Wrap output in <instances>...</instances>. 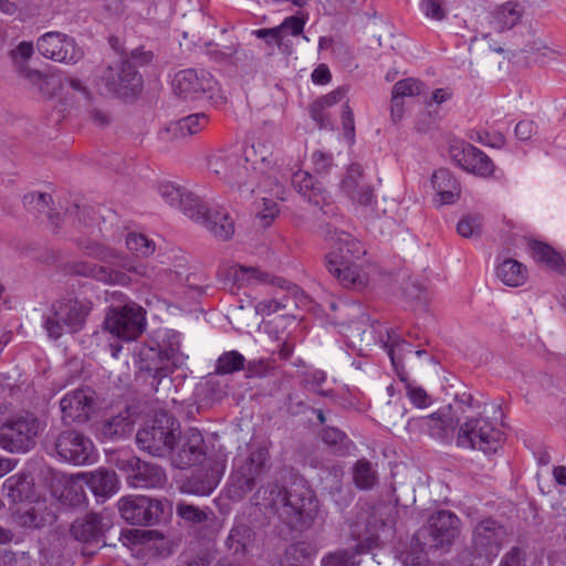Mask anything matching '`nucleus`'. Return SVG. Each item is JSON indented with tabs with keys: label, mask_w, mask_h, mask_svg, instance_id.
Wrapping results in <instances>:
<instances>
[{
	"label": "nucleus",
	"mask_w": 566,
	"mask_h": 566,
	"mask_svg": "<svg viewBox=\"0 0 566 566\" xmlns=\"http://www.w3.org/2000/svg\"><path fill=\"white\" fill-rule=\"evenodd\" d=\"M105 328L123 340H134L146 327V312L136 303L112 307L104 321Z\"/></svg>",
	"instance_id": "9b49d317"
},
{
	"label": "nucleus",
	"mask_w": 566,
	"mask_h": 566,
	"mask_svg": "<svg viewBox=\"0 0 566 566\" xmlns=\"http://www.w3.org/2000/svg\"><path fill=\"white\" fill-rule=\"evenodd\" d=\"M305 21L296 15L287 17L281 24L283 33L290 32L292 35H300L303 32Z\"/></svg>",
	"instance_id": "774afa93"
},
{
	"label": "nucleus",
	"mask_w": 566,
	"mask_h": 566,
	"mask_svg": "<svg viewBox=\"0 0 566 566\" xmlns=\"http://www.w3.org/2000/svg\"><path fill=\"white\" fill-rule=\"evenodd\" d=\"M356 554V547L331 553L322 559V566H358L354 560Z\"/></svg>",
	"instance_id": "6e6d98bb"
},
{
	"label": "nucleus",
	"mask_w": 566,
	"mask_h": 566,
	"mask_svg": "<svg viewBox=\"0 0 566 566\" xmlns=\"http://www.w3.org/2000/svg\"><path fill=\"white\" fill-rule=\"evenodd\" d=\"M234 273L237 276L239 273L247 274L248 280H254L255 282L262 284H270L282 290L294 291L295 293L298 292L296 285H291L285 279L272 275L271 273L262 271L259 268L239 265Z\"/></svg>",
	"instance_id": "79ce46f5"
},
{
	"label": "nucleus",
	"mask_w": 566,
	"mask_h": 566,
	"mask_svg": "<svg viewBox=\"0 0 566 566\" xmlns=\"http://www.w3.org/2000/svg\"><path fill=\"white\" fill-rule=\"evenodd\" d=\"M427 285L418 280L409 277L402 286V294L410 300L421 301L426 298Z\"/></svg>",
	"instance_id": "bf43d9fd"
},
{
	"label": "nucleus",
	"mask_w": 566,
	"mask_h": 566,
	"mask_svg": "<svg viewBox=\"0 0 566 566\" xmlns=\"http://www.w3.org/2000/svg\"><path fill=\"white\" fill-rule=\"evenodd\" d=\"M507 530L501 522L492 517L483 518L472 530V554L490 564L507 542Z\"/></svg>",
	"instance_id": "9d476101"
},
{
	"label": "nucleus",
	"mask_w": 566,
	"mask_h": 566,
	"mask_svg": "<svg viewBox=\"0 0 566 566\" xmlns=\"http://www.w3.org/2000/svg\"><path fill=\"white\" fill-rule=\"evenodd\" d=\"M269 450L263 446H252L248 454H238L233 461L229 494L241 500L250 493L268 470Z\"/></svg>",
	"instance_id": "20e7f679"
},
{
	"label": "nucleus",
	"mask_w": 566,
	"mask_h": 566,
	"mask_svg": "<svg viewBox=\"0 0 566 566\" xmlns=\"http://www.w3.org/2000/svg\"><path fill=\"white\" fill-rule=\"evenodd\" d=\"M179 423L166 411L148 419L136 433L137 447L150 455L166 457L174 450Z\"/></svg>",
	"instance_id": "7ed1b4c3"
},
{
	"label": "nucleus",
	"mask_w": 566,
	"mask_h": 566,
	"mask_svg": "<svg viewBox=\"0 0 566 566\" xmlns=\"http://www.w3.org/2000/svg\"><path fill=\"white\" fill-rule=\"evenodd\" d=\"M76 272L81 275H90L95 277L98 281L108 282L112 281V273L109 270L104 266L83 263Z\"/></svg>",
	"instance_id": "052dcab7"
},
{
	"label": "nucleus",
	"mask_w": 566,
	"mask_h": 566,
	"mask_svg": "<svg viewBox=\"0 0 566 566\" xmlns=\"http://www.w3.org/2000/svg\"><path fill=\"white\" fill-rule=\"evenodd\" d=\"M532 258L539 265L560 275H566V256L558 250H533Z\"/></svg>",
	"instance_id": "a18cd8bd"
},
{
	"label": "nucleus",
	"mask_w": 566,
	"mask_h": 566,
	"mask_svg": "<svg viewBox=\"0 0 566 566\" xmlns=\"http://www.w3.org/2000/svg\"><path fill=\"white\" fill-rule=\"evenodd\" d=\"M266 153L261 145L259 149L254 145L218 149L208 157V169L223 186L243 198H251L260 189L284 200V187L270 176L275 161L272 154Z\"/></svg>",
	"instance_id": "f257e3e1"
},
{
	"label": "nucleus",
	"mask_w": 566,
	"mask_h": 566,
	"mask_svg": "<svg viewBox=\"0 0 566 566\" xmlns=\"http://www.w3.org/2000/svg\"><path fill=\"white\" fill-rule=\"evenodd\" d=\"M33 53L34 46L32 42L27 41L20 42L17 48L10 52V57L18 74L29 69L27 62L31 59Z\"/></svg>",
	"instance_id": "3c124183"
},
{
	"label": "nucleus",
	"mask_w": 566,
	"mask_h": 566,
	"mask_svg": "<svg viewBox=\"0 0 566 566\" xmlns=\"http://www.w3.org/2000/svg\"><path fill=\"white\" fill-rule=\"evenodd\" d=\"M109 527L108 522L96 514H87L83 518L74 521L71 526V534L76 541L84 543H97L102 539L104 532Z\"/></svg>",
	"instance_id": "7c9ffc66"
},
{
	"label": "nucleus",
	"mask_w": 566,
	"mask_h": 566,
	"mask_svg": "<svg viewBox=\"0 0 566 566\" xmlns=\"http://www.w3.org/2000/svg\"><path fill=\"white\" fill-rule=\"evenodd\" d=\"M91 311L88 302L70 298L52 304L50 312L44 316V328L50 338L57 339L64 333H75L84 327Z\"/></svg>",
	"instance_id": "0eeeda50"
},
{
	"label": "nucleus",
	"mask_w": 566,
	"mask_h": 566,
	"mask_svg": "<svg viewBox=\"0 0 566 566\" xmlns=\"http://www.w3.org/2000/svg\"><path fill=\"white\" fill-rule=\"evenodd\" d=\"M328 272L345 287L366 284V250H331L325 255Z\"/></svg>",
	"instance_id": "6e6552de"
},
{
	"label": "nucleus",
	"mask_w": 566,
	"mask_h": 566,
	"mask_svg": "<svg viewBox=\"0 0 566 566\" xmlns=\"http://www.w3.org/2000/svg\"><path fill=\"white\" fill-rule=\"evenodd\" d=\"M500 566H526L525 553L518 547H512L503 556Z\"/></svg>",
	"instance_id": "0e129e2a"
},
{
	"label": "nucleus",
	"mask_w": 566,
	"mask_h": 566,
	"mask_svg": "<svg viewBox=\"0 0 566 566\" xmlns=\"http://www.w3.org/2000/svg\"><path fill=\"white\" fill-rule=\"evenodd\" d=\"M431 184L440 198L441 205L453 203L460 197V185L448 169L440 168L436 170Z\"/></svg>",
	"instance_id": "72a5a7b5"
},
{
	"label": "nucleus",
	"mask_w": 566,
	"mask_h": 566,
	"mask_svg": "<svg viewBox=\"0 0 566 566\" xmlns=\"http://www.w3.org/2000/svg\"><path fill=\"white\" fill-rule=\"evenodd\" d=\"M261 502L256 504L270 510L291 530L303 531L311 527L318 513V501L305 486L290 491L271 484L256 493Z\"/></svg>",
	"instance_id": "f03ea898"
},
{
	"label": "nucleus",
	"mask_w": 566,
	"mask_h": 566,
	"mask_svg": "<svg viewBox=\"0 0 566 566\" xmlns=\"http://www.w3.org/2000/svg\"><path fill=\"white\" fill-rule=\"evenodd\" d=\"M158 192L166 203L170 205L171 207L179 208L185 216L188 201L201 200L200 198L186 191L185 188H181L169 181L161 182L158 186Z\"/></svg>",
	"instance_id": "ea45409f"
},
{
	"label": "nucleus",
	"mask_w": 566,
	"mask_h": 566,
	"mask_svg": "<svg viewBox=\"0 0 566 566\" xmlns=\"http://www.w3.org/2000/svg\"><path fill=\"white\" fill-rule=\"evenodd\" d=\"M293 188L310 203L321 207L324 213H328V210H324V207L329 208L328 195L323 188L322 184L314 179V177L304 170H298L292 176Z\"/></svg>",
	"instance_id": "c85d7f7f"
},
{
	"label": "nucleus",
	"mask_w": 566,
	"mask_h": 566,
	"mask_svg": "<svg viewBox=\"0 0 566 566\" xmlns=\"http://www.w3.org/2000/svg\"><path fill=\"white\" fill-rule=\"evenodd\" d=\"M120 516L133 525L157 524L164 514L161 501L147 496H124L118 501Z\"/></svg>",
	"instance_id": "2eb2a0df"
},
{
	"label": "nucleus",
	"mask_w": 566,
	"mask_h": 566,
	"mask_svg": "<svg viewBox=\"0 0 566 566\" xmlns=\"http://www.w3.org/2000/svg\"><path fill=\"white\" fill-rule=\"evenodd\" d=\"M80 476L84 478L85 485L102 501L111 497L119 489L117 474L108 469L99 468L93 472L80 473Z\"/></svg>",
	"instance_id": "c756f323"
},
{
	"label": "nucleus",
	"mask_w": 566,
	"mask_h": 566,
	"mask_svg": "<svg viewBox=\"0 0 566 566\" xmlns=\"http://www.w3.org/2000/svg\"><path fill=\"white\" fill-rule=\"evenodd\" d=\"M54 449L60 459L77 465L88 464L95 460L93 442L75 430L62 431L54 442Z\"/></svg>",
	"instance_id": "f3484780"
},
{
	"label": "nucleus",
	"mask_w": 566,
	"mask_h": 566,
	"mask_svg": "<svg viewBox=\"0 0 566 566\" xmlns=\"http://www.w3.org/2000/svg\"><path fill=\"white\" fill-rule=\"evenodd\" d=\"M205 441L198 429H189L181 444L172 453L171 463L178 469H186L200 463L205 458Z\"/></svg>",
	"instance_id": "b1692460"
},
{
	"label": "nucleus",
	"mask_w": 566,
	"mask_h": 566,
	"mask_svg": "<svg viewBox=\"0 0 566 566\" xmlns=\"http://www.w3.org/2000/svg\"><path fill=\"white\" fill-rule=\"evenodd\" d=\"M420 9L427 18L441 21L446 18V11L440 0H421Z\"/></svg>",
	"instance_id": "680f3d73"
},
{
	"label": "nucleus",
	"mask_w": 566,
	"mask_h": 566,
	"mask_svg": "<svg viewBox=\"0 0 566 566\" xmlns=\"http://www.w3.org/2000/svg\"><path fill=\"white\" fill-rule=\"evenodd\" d=\"M342 191L355 205L370 206L375 200V191L367 181L361 165H349L342 181Z\"/></svg>",
	"instance_id": "4be33fe9"
},
{
	"label": "nucleus",
	"mask_w": 566,
	"mask_h": 566,
	"mask_svg": "<svg viewBox=\"0 0 566 566\" xmlns=\"http://www.w3.org/2000/svg\"><path fill=\"white\" fill-rule=\"evenodd\" d=\"M216 87L217 82L205 71L186 69L176 73L172 78V90L182 99H211Z\"/></svg>",
	"instance_id": "dca6fc26"
},
{
	"label": "nucleus",
	"mask_w": 566,
	"mask_h": 566,
	"mask_svg": "<svg viewBox=\"0 0 566 566\" xmlns=\"http://www.w3.org/2000/svg\"><path fill=\"white\" fill-rule=\"evenodd\" d=\"M323 442L335 453H344L346 450V436L343 431L334 427L324 428L321 432Z\"/></svg>",
	"instance_id": "603ef678"
},
{
	"label": "nucleus",
	"mask_w": 566,
	"mask_h": 566,
	"mask_svg": "<svg viewBox=\"0 0 566 566\" xmlns=\"http://www.w3.org/2000/svg\"><path fill=\"white\" fill-rule=\"evenodd\" d=\"M353 480L358 489L370 490L377 483L378 476L373 464L366 459H360L354 465Z\"/></svg>",
	"instance_id": "49530a36"
},
{
	"label": "nucleus",
	"mask_w": 566,
	"mask_h": 566,
	"mask_svg": "<svg viewBox=\"0 0 566 566\" xmlns=\"http://www.w3.org/2000/svg\"><path fill=\"white\" fill-rule=\"evenodd\" d=\"M245 358L237 350L223 353L216 363L214 373L217 375H229L244 369Z\"/></svg>",
	"instance_id": "de8ad7c7"
},
{
	"label": "nucleus",
	"mask_w": 566,
	"mask_h": 566,
	"mask_svg": "<svg viewBox=\"0 0 566 566\" xmlns=\"http://www.w3.org/2000/svg\"><path fill=\"white\" fill-rule=\"evenodd\" d=\"M424 85L415 80L406 78L398 81L392 88V96L402 99L406 96H417L423 92Z\"/></svg>",
	"instance_id": "864d4df0"
},
{
	"label": "nucleus",
	"mask_w": 566,
	"mask_h": 566,
	"mask_svg": "<svg viewBox=\"0 0 566 566\" xmlns=\"http://www.w3.org/2000/svg\"><path fill=\"white\" fill-rule=\"evenodd\" d=\"M388 347V355L390 357L391 364L396 369V373L400 380L405 382L406 394L411 403L417 408H427L431 405L432 399L427 394V391L419 386L408 381L407 374L402 368L401 358L399 353L406 347L408 352H411V345L406 340L400 339V337L395 333L388 334V340L386 343Z\"/></svg>",
	"instance_id": "6ab92c4d"
},
{
	"label": "nucleus",
	"mask_w": 566,
	"mask_h": 566,
	"mask_svg": "<svg viewBox=\"0 0 566 566\" xmlns=\"http://www.w3.org/2000/svg\"><path fill=\"white\" fill-rule=\"evenodd\" d=\"M19 76L24 81V85L28 90L43 98L52 97L61 86V82L57 77L31 67L23 70L19 73Z\"/></svg>",
	"instance_id": "2f4dec72"
},
{
	"label": "nucleus",
	"mask_w": 566,
	"mask_h": 566,
	"mask_svg": "<svg viewBox=\"0 0 566 566\" xmlns=\"http://www.w3.org/2000/svg\"><path fill=\"white\" fill-rule=\"evenodd\" d=\"M128 467L133 471L129 483L134 488L157 489L163 488L167 482L165 471L157 464L132 458L128 460Z\"/></svg>",
	"instance_id": "bb28decb"
},
{
	"label": "nucleus",
	"mask_w": 566,
	"mask_h": 566,
	"mask_svg": "<svg viewBox=\"0 0 566 566\" xmlns=\"http://www.w3.org/2000/svg\"><path fill=\"white\" fill-rule=\"evenodd\" d=\"M19 523L24 527L39 528L54 521V515L44 501L36 500L18 511Z\"/></svg>",
	"instance_id": "f704fd0d"
},
{
	"label": "nucleus",
	"mask_w": 566,
	"mask_h": 566,
	"mask_svg": "<svg viewBox=\"0 0 566 566\" xmlns=\"http://www.w3.org/2000/svg\"><path fill=\"white\" fill-rule=\"evenodd\" d=\"M502 436L488 419L470 418L459 427L457 446L494 453L500 447Z\"/></svg>",
	"instance_id": "f8f14e48"
},
{
	"label": "nucleus",
	"mask_w": 566,
	"mask_h": 566,
	"mask_svg": "<svg viewBox=\"0 0 566 566\" xmlns=\"http://www.w3.org/2000/svg\"><path fill=\"white\" fill-rule=\"evenodd\" d=\"M460 518L451 511L440 510L427 521V530L432 538L431 546L450 545L460 534Z\"/></svg>",
	"instance_id": "5701e85b"
},
{
	"label": "nucleus",
	"mask_w": 566,
	"mask_h": 566,
	"mask_svg": "<svg viewBox=\"0 0 566 566\" xmlns=\"http://www.w3.org/2000/svg\"><path fill=\"white\" fill-rule=\"evenodd\" d=\"M206 46V54L217 63H227L237 53V48L233 45L219 49L218 44L209 42Z\"/></svg>",
	"instance_id": "13d9d810"
},
{
	"label": "nucleus",
	"mask_w": 566,
	"mask_h": 566,
	"mask_svg": "<svg viewBox=\"0 0 566 566\" xmlns=\"http://www.w3.org/2000/svg\"><path fill=\"white\" fill-rule=\"evenodd\" d=\"M51 203L52 196L45 192H30L23 197V205L27 209L48 214L52 230L56 233L63 230L65 234L72 235L75 230L88 227V221L93 219V210L86 206L81 207L73 203L65 208L61 217L60 213L50 212Z\"/></svg>",
	"instance_id": "39448f33"
},
{
	"label": "nucleus",
	"mask_w": 566,
	"mask_h": 566,
	"mask_svg": "<svg viewBox=\"0 0 566 566\" xmlns=\"http://www.w3.org/2000/svg\"><path fill=\"white\" fill-rule=\"evenodd\" d=\"M244 368L249 377H264L273 366L268 359H253Z\"/></svg>",
	"instance_id": "e2e57ef3"
},
{
	"label": "nucleus",
	"mask_w": 566,
	"mask_h": 566,
	"mask_svg": "<svg viewBox=\"0 0 566 566\" xmlns=\"http://www.w3.org/2000/svg\"><path fill=\"white\" fill-rule=\"evenodd\" d=\"M133 426L134 421L130 415L125 411L104 421L101 433L108 439H120L132 433Z\"/></svg>",
	"instance_id": "a19ab883"
},
{
	"label": "nucleus",
	"mask_w": 566,
	"mask_h": 566,
	"mask_svg": "<svg viewBox=\"0 0 566 566\" xmlns=\"http://www.w3.org/2000/svg\"><path fill=\"white\" fill-rule=\"evenodd\" d=\"M44 428L45 422L31 412L14 415L0 427V446L10 452H28Z\"/></svg>",
	"instance_id": "423d86ee"
},
{
	"label": "nucleus",
	"mask_w": 566,
	"mask_h": 566,
	"mask_svg": "<svg viewBox=\"0 0 566 566\" xmlns=\"http://www.w3.org/2000/svg\"><path fill=\"white\" fill-rule=\"evenodd\" d=\"M186 216L202 224L217 239L230 240L235 232L234 218L224 208L210 209L202 200L188 201Z\"/></svg>",
	"instance_id": "ddd939ff"
},
{
	"label": "nucleus",
	"mask_w": 566,
	"mask_h": 566,
	"mask_svg": "<svg viewBox=\"0 0 566 566\" xmlns=\"http://www.w3.org/2000/svg\"><path fill=\"white\" fill-rule=\"evenodd\" d=\"M176 514L188 526L195 527L205 524L212 515V512L208 507L201 509L186 502H179L176 505Z\"/></svg>",
	"instance_id": "c03bdc74"
},
{
	"label": "nucleus",
	"mask_w": 566,
	"mask_h": 566,
	"mask_svg": "<svg viewBox=\"0 0 566 566\" xmlns=\"http://www.w3.org/2000/svg\"><path fill=\"white\" fill-rule=\"evenodd\" d=\"M523 14L524 8L522 4L515 1H507L497 6L490 13V24L496 32H504L517 25Z\"/></svg>",
	"instance_id": "473e14b6"
},
{
	"label": "nucleus",
	"mask_w": 566,
	"mask_h": 566,
	"mask_svg": "<svg viewBox=\"0 0 566 566\" xmlns=\"http://www.w3.org/2000/svg\"><path fill=\"white\" fill-rule=\"evenodd\" d=\"M312 161L317 172H327L333 166V156L321 150H315L312 154Z\"/></svg>",
	"instance_id": "69168bd1"
},
{
	"label": "nucleus",
	"mask_w": 566,
	"mask_h": 566,
	"mask_svg": "<svg viewBox=\"0 0 566 566\" xmlns=\"http://www.w3.org/2000/svg\"><path fill=\"white\" fill-rule=\"evenodd\" d=\"M51 490L53 496L70 502L73 505L81 504L85 500L83 489L84 478L80 473L73 476H67L57 471H51Z\"/></svg>",
	"instance_id": "cd10ccee"
},
{
	"label": "nucleus",
	"mask_w": 566,
	"mask_h": 566,
	"mask_svg": "<svg viewBox=\"0 0 566 566\" xmlns=\"http://www.w3.org/2000/svg\"><path fill=\"white\" fill-rule=\"evenodd\" d=\"M483 226V216L478 212H471L463 216L458 222V233L464 238H472L481 233Z\"/></svg>",
	"instance_id": "8fccbe9b"
},
{
	"label": "nucleus",
	"mask_w": 566,
	"mask_h": 566,
	"mask_svg": "<svg viewBox=\"0 0 566 566\" xmlns=\"http://www.w3.org/2000/svg\"><path fill=\"white\" fill-rule=\"evenodd\" d=\"M109 243L120 244L124 242L127 248H156L161 245V241L149 238L143 232L133 231L126 228H117L116 231L105 234Z\"/></svg>",
	"instance_id": "4c0bfd02"
},
{
	"label": "nucleus",
	"mask_w": 566,
	"mask_h": 566,
	"mask_svg": "<svg viewBox=\"0 0 566 566\" xmlns=\"http://www.w3.org/2000/svg\"><path fill=\"white\" fill-rule=\"evenodd\" d=\"M60 407L64 421L83 423L90 419L94 411V392L90 388L69 391L62 397Z\"/></svg>",
	"instance_id": "412c9836"
},
{
	"label": "nucleus",
	"mask_w": 566,
	"mask_h": 566,
	"mask_svg": "<svg viewBox=\"0 0 566 566\" xmlns=\"http://www.w3.org/2000/svg\"><path fill=\"white\" fill-rule=\"evenodd\" d=\"M219 480L212 472L200 471L189 480V490L196 495H209L218 485Z\"/></svg>",
	"instance_id": "09e8293b"
},
{
	"label": "nucleus",
	"mask_w": 566,
	"mask_h": 566,
	"mask_svg": "<svg viewBox=\"0 0 566 566\" xmlns=\"http://www.w3.org/2000/svg\"><path fill=\"white\" fill-rule=\"evenodd\" d=\"M3 489L13 503H23L31 497L32 482L24 474H14L4 481Z\"/></svg>",
	"instance_id": "37998d69"
},
{
	"label": "nucleus",
	"mask_w": 566,
	"mask_h": 566,
	"mask_svg": "<svg viewBox=\"0 0 566 566\" xmlns=\"http://www.w3.org/2000/svg\"><path fill=\"white\" fill-rule=\"evenodd\" d=\"M523 51L533 55L534 60L538 62H544L545 59L551 57L555 53V51L547 46L541 39H534L527 43Z\"/></svg>",
	"instance_id": "4d7b16f0"
},
{
	"label": "nucleus",
	"mask_w": 566,
	"mask_h": 566,
	"mask_svg": "<svg viewBox=\"0 0 566 566\" xmlns=\"http://www.w3.org/2000/svg\"><path fill=\"white\" fill-rule=\"evenodd\" d=\"M138 369L151 377L150 386L158 391L164 382L171 384L169 374L176 366V353L174 349L163 350L158 346H140L137 353Z\"/></svg>",
	"instance_id": "4468645a"
},
{
	"label": "nucleus",
	"mask_w": 566,
	"mask_h": 566,
	"mask_svg": "<svg viewBox=\"0 0 566 566\" xmlns=\"http://www.w3.org/2000/svg\"><path fill=\"white\" fill-rule=\"evenodd\" d=\"M279 206L271 198H262L261 205L258 207L256 219L261 227H269L279 216Z\"/></svg>",
	"instance_id": "5fc2aeb1"
},
{
	"label": "nucleus",
	"mask_w": 566,
	"mask_h": 566,
	"mask_svg": "<svg viewBox=\"0 0 566 566\" xmlns=\"http://www.w3.org/2000/svg\"><path fill=\"white\" fill-rule=\"evenodd\" d=\"M254 542L253 530L244 524L235 525L231 528L226 545L237 560L245 557L249 547Z\"/></svg>",
	"instance_id": "c9c22d12"
},
{
	"label": "nucleus",
	"mask_w": 566,
	"mask_h": 566,
	"mask_svg": "<svg viewBox=\"0 0 566 566\" xmlns=\"http://www.w3.org/2000/svg\"><path fill=\"white\" fill-rule=\"evenodd\" d=\"M36 49L45 59L63 63H76L83 56L73 38L57 31H50L36 40Z\"/></svg>",
	"instance_id": "a211bd4d"
},
{
	"label": "nucleus",
	"mask_w": 566,
	"mask_h": 566,
	"mask_svg": "<svg viewBox=\"0 0 566 566\" xmlns=\"http://www.w3.org/2000/svg\"><path fill=\"white\" fill-rule=\"evenodd\" d=\"M385 507L369 504L361 505L350 525V534L358 541L356 553H365L379 545L380 538L387 532Z\"/></svg>",
	"instance_id": "1a4fd4ad"
},
{
	"label": "nucleus",
	"mask_w": 566,
	"mask_h": 566,
	"mask_svg": "<svg viewBox=\"0 0 566 566\" xmlns=\"http://www.w3.org/2000/svg\"><path fill=\"white\" fill-rule=\"evenodd\" d=\"M208 123L209 117L205 113H196L170 124L167 133H172L177 138H184L200 133L207 127Z\"/></svg>",
	"instance_id": "58836bf2"
},
{
	"label": "nucleus",
	"mask_w": 566,
	"mask_h": 566,
	"mask_svg": "<svg viewBox=\"0 0 566 566\" xmlns=\"http://www.w3.org/2000/svg\"><path fill=\"white\" fill-rule=\"evenodd\" d=\"M109 93L119 96L135 95L142 88V76L130 61H123L116 66H108L102 75Z\"/></svg>",
	"instance_id": "aec40b11"
},
{
	"label": "nucleus",
	"mask_w": 566,
	"mask_h": 566,
	"mask_svg": "<svg viewBox=\"0 0 566 566\" xmlns=\"http://www.w3.org/2000/svg\"><path fill=\"white\" fill-rule=\"evenodd\" d=\"M285 308V304L277 300L261 301L255 305V312L262 316H269Z\"/></svg>",
	"instance_id": "338daca9"
},
{
	"label": "nucleus",
	"mask_w": 566,
	"mask_h": 566,
	"mask_svg": "<svg viewBox=\"0 0 566 566\" xmlns=\"http://www.w3.org/2000/svg\"><path fill=\"white\" fill-rule=\"evenodd\" d=\"M496 277L505 285L522 286L528 279L527 268L514 259H505L496 266Z\"/></svg>",
	"instance_id": "e433bc0d"
},
{
	"label": "nucleus",
	"mask_w": 566,
	"mask_h": 566,
	"mask_svg": "<svg viewBox=\"0 0 566 566\" xmlns=\"http://www.w3.org/2000/svg\"><path fill=\"white\" fill-rule=\"evenodd\" d=\"M452 158L462 169L482 177L491 176L494 171L493 161L471 144L454 147Z\"/></svg>",
	"instance_id": "a878e982"
},
{
	"label": "nucleus",
	"mask_w": 566,
	"mask_h": 566,
	"mask_svg": "<svg viewBox=\"0 0 566 566\" xmlns=\"http://www.w3.org/2000/svg\"><path fill=\"white\" fill-rule=\"evenodd\" d=\"M457 422L450 408H444L429 416L413 419L409 423H415L430 437L448 443L452 440Z\"/></svg>",
	"instance_id": "393cba45"
}]
</instances>
